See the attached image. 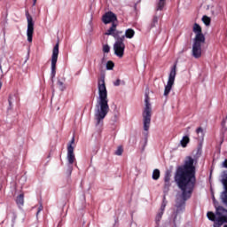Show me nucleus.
Returning a JSON list of instances; mask_svg holds the SVG:
<instances>
[{"label": "nucleus", "mask_w": 227, "mask_h": 227, "mask_svg": "<svg viewBox=\"0 0 227 227\" xmlns=\"http://www.w3.org/2000/svg\"><path fill=\"white\" fill-rule=\"evenodd\" d=\"M160 178V170L154 169L153 172V180H159Z\"/></svg>", "instance_id": "21"}, {"label": "nucleus", "mask_w": 227, "mask_h": 227, "mask_svg": "<svg viewBox=\"0 0 227 227\" xmlns=\"http://www.w3.org/2000/svg\"><path fill=\"white\" fill-rule=\"evenodd\" d=\"M113 68H114V63L111 60H109L106 63V70H113Z\"/></svg>", "instance_id": "27"}, {"label": "nucleus", "mask_w": 227, "mask_h": 227, "mask_svg": "<svg viewBox=\"0 0 227 227\" xmlns=\"http://www.w3.org/2000/svg\"><path fill=\"white\" fill-rule=\"evenodd\" d=\"M67 166L69 172L72 173V165L75 164V154H74V147L72 144L67 145Z\"/></svg>", "instance_id": "11"}, {"label": "nucleus", "mask_w": 227, "mask_h": 227, "mask_svg": "<svg viewBox=\"0 0 227 227\" xmlns=\"http://www.w3.org/2000/svg\"><path fill=\"white\" fill-rule=\"evenodd\" d=\"M221 183L223 185L224 192L221 193V200L227 207V170L223 171L221 176Z\"/></svg>", "instance_id": "10"}, {"label": "nucleus", "mask_w": 227, "mask_h": 227, "mask_svg": "<svg viewBox=\"0 0 227 227\" xmlns=\"http://www.w3.org/2000/svg\"><path fill=\"white\" fill-rule=\"evenodd\" d=\"M120 82H121V81L120 79H117V80L114 82V84L115 86H120Z\"/></svg>", "instance_id": "35"}, {"label": "nucleus", "mask_w": 227, "mask_h": 227, "mask_svg": "<svg viewBox=\"0 0 227 227\" xmlns=\"http://www.w3.org/2000/svg\"><path fill=\"white\" fill-rule=\"evenodd\" d=\"M189 137L184 136L182 140L180 141V145L183 148H185L187 146V145H189Z\"/></svg>", "instance_id": "19"}, {"label": "nucleus", "mask_w": 227, "mask_h": 227, "mask_svg": "<svg viewBox=\"0 0 227 227\" xmlns=\"http://www.w3.org/2000/svg\"><path fill=\"white\" fill-rule=\"evenodd\" d=\"M176 77V64L174 65L170 70L167 85L165 86L164 97H168L171 92V88L175 84V78Z\"/></svg>", "instance_id": "6"}, {"label": "nucleus", "mask_w": 227, "mask_h": 227, "mask_svg": "<svg viewBox=\"0 0 227 227\" xmlns=\"http://www.w3.org/2000/svg\"><path fill=\"white\" fill-rule=\"evenodd\" d=\"M42 210H43V207L42 205H40V207H38V210L36 212V215H38V214H40L42 212Z\"/></svg>", "instance_id": "33"}, {"label": "nucleus", "mask_w": 227, "mask_h": 227, "mask_svg": "<svg viewBox=\"0 0 227 227\" xmlns=\"http://www.w3.org/2000/svg\"><path fill=\"white\" fill-rule=\"evenodd\" d=\"M166 205H168V201H166V198H164L161 203V206L158 213L156 214V216L154 219L156 227L160 226V221L162 220V215H164V210H166Z\"/></svg>", "instance_id": "12"}, {"label": "nucleus", "mask_w": 227, "mask_h": 227, "mask_svg": "<svg viewBox=\"0 0 227 227\" xmlns=\"http://www.w3.org/2000/svg\"><path fill=\"white\" fill-rule=\"evenodd\" d=\"M146 145H148L147 139L145 140L144 145L142 146V152H145V149L146 148Z\"/></svg>", "instance_id": "32"}, {"label": "nucleus", "mask_w": 227, "mask_h": 227, "mask_svg": "<svg viewBox=\"0 0 227 227\" xmlns=\"http://www.w3.org/2000/svg\"><path fill=\"white\" fill-rule=\"evenodd\" d=\"M123 153V147L118 146L117 150L115 151V155H121Z\"/></svg>", "instance_id": "29"}, {"label": "nucleus", "mask_w": 227, "mask_h": 227, "mask_svg": "<svg viewBox=\"0 0 227 227\" xmlns=\"http://www.w3.org/2000/svg\"><path fill=\"white\" fill-rule=\"evenodd\" d=\"M16 203L20 207H22L24 205V194L20 193L17 198H16Z\"/></svg>", "instance_id": "18"}, {"label": "nucleus", "mask_w": 227, "mask_h": 227, "mask_svg": "<svg viewBox=\"0 0 227 227\" xmlns=\"http://www.w3.org/2000/svg\"><path fill=\"white\" fill-rule=\"evenodd\" d=\"M3 88V82L0 80V90Z\"/></svg>", "instance_id": "37"}, {"label": "nucleus", "mask_w": 227, "mask_h": 227, "mask_svg": "<svg viewBox=\"0 0 227 227\" xmlns=\"http://www.w3.org/2000/svg\"><path fill=\"white\" fill-rule=\"evenodd\" d=\"M58 85L59 86L61 91H63V90H65V86H64V84H63V82L59 81V82H58Z\"/></svg>", "instance_id": "31"}, {"label": "nucleus", "mask_w": 227, "mask_h": 227, "mask_svg": "<svg viewBox=\"0 0 227 227\" xmlns=\"http://www.w3.org/2000/svg\"><path fill=\"white\" fill-rule=\"evenodd\" d=\"M164 182H171V172L167 171L164 176Z\"/></svg>", "instance_id": "26"}, {"label": "nucleus", "mask_w": 227, "mask_h": 227, "mask_svg": "<svg viewBox=\"0 0 227 227\" xmlns=\"http://www.w3.org/2000/svg\"><path fill=\"white\" fill-rule=\"evenodd\" d=\"M136 35V31H134V29L132 28H128L125 31L124 38H129V40H131V38Z\"/></svg>", "instance_id": "17"}, {"label": "nucleus", "mask_w": 227, "mask_h": 227, "mask_svg": "<svg viewBox=\"0 0 227 227\" xmlns=\"http://www.w3.org/2000/svg\"><path fill=\"white\" fill-rule=\"evenodd\" d=\"M166 5V0H159L158 4H157V10H163L164 6Z\"/></svg>", "instance_id": "22"}, {"label": "nucleus", "mask_w": 227, "mask_h": 227, "mask_svg": "<svg viewBox=\"0 0 227 227\" xmlns=\"http://www.w3.org/2000/svg\"><path fill=\"white\" fill-rule=\"evenodd\" d=\"M192 31L196 35L194 40H205V35L201 33V27L198 23L193 25Z\"/></svg>", "instance_id": "15"}, {"label": "nucleus", "mask_w": 227, "mask_h": 227, "mask_svg": "<svg viewBox=\"0 0 227 227\" xmlns=\"http://www.w3.org/2000/svg\"><path fill=\"white\" fill-rule=\"evenodd\" d=\"M36 4V0H33V6Z\"/></svg>", "instance_id": "38"}, {"label": "nucleus", "mask_w": 227, "mask_h": 227, "mask_svg": "<svg viewBox=\"0 0 227 227\" xmlns=\"http://www.w3.org/2000/svg\"><path fill=\"white\" fill-rule=\"evenodd\" d=\"M98 97L94 111L95 125L98 130H102L104 119L109 113V98H107V88L106 87V78L102 76L98 82Z\"/></svg>", "instance_id": "2"}, {"label": "nucleus", "mask_w": 227, "mask_h": 227, "mask_svg": "<svg viewBox=\"0 0 227 227\" xmlns=\"http://www.w3.org/2000/svg\"><path fill=\"white\" fill-rule=\"evenodd\" d=\"M207 217L209 221L215 222L214 227H221L227 223V210L224 207H217L216 215L212 211H208Z\"/></svg>", "instance_id": "3"}, {"label": "nucleus", "mask_w": 227, "mask_h": 227, "mask_svg": "<svg viewBox=\"0 0 227 227\" xmlns=\"http://www.w3.org/2000/svg\"><path fill=\"white\" fill-rule=\"evenodd\" d=\"M174 182L181 191V198L176 199L172 215L173 223L176 224L182 219V214L185 212V202L192 196L196 187V167L192 157H186L184 165L176 168Z\"/></svg>", "instance_id": "1"}, {"label": "nucleus", "mask_w": 227, "mask_h": 227, "mask_svg": "<svg viewBox=\"0 0 227 227\" xmlns=\"http://www.w3.org/2000/svg\"><path fill=\"white\" fill-rule=\"evenodd\" d=\"M223 227H227V225H224Z\"/></svg>", "instance_id": "40"}, {"label": "nucleus", "mask_w": 227, "mask_h": 227, "mask_svg": "<svg viewBox=\"0 0 227 227\" xmlns=\"http://www.w3.org/2000/svg\"><path fill=\"white\" fill-rule=\"evenodd\" d=\"M15 101V95H10L9 98H8V103H9V109H12V107L13 106V102Z\"/></svg>", "instance_id": "23"}, {"label": "nucleus", "mask_w": 227, "mask_h": 227, "mask_svg": "<svg viewBox=\"0 0 227 227\" xmlns=\"http://www.w3.org/2000/svg\"><path fill=\"white\" fill-rule=\"evenodd\" d=\"M142 116L144 130L148 132V130H150V124L152 123V105L150 104V98H148V94L145 95V107Z\"/></svg>", "instance_id": "4"}, {"label": "nucleus", "mask_w": 227, "mask_h": 227, "mask_svg": "<svg viewBox=\"0 0 227 227\" xmlns=\"http://www.w3.org/2000/svg\"><path fill=\"white\" fill-rule=\"evenodd\" d=\"M102 20L104 22V24H114V22H116L117 18H116V14L111 12H106Z\"/></svg>", "instance_id": "14"}, {"label": "nucleus", "mask_w": 227, "mask_h": 227, "mask_svg": "<svg viewBox=\"0 0 227 227\" xmlns=\"http://www.w3.org/2000/svg\"><path fill=\"white\" fill-rule=\"evenodd\" d=\"M202 22L205 24V26H210V17L203 16Z\"/></svg>", "instance_id": "24"}, {"label": "nucleus", "mask_w": 227, "mask_h": 227, "mask_svg": "<svg viewBox=\"0 0 227 227\" xmlns=\"http://www.w3.org/2000/svg\"><path fill=\"white\" fill-rule=\"evenodd\" d=\"M74 143H75V137H72V139H71V141L68 145H71V146H72V145H74Z\"/></svg>", "instance_id": "36"}, {"label": "nucleus", "mask_w": 227, "mask_h": 227, "mask_svg": "<svg viewBox=\"0 0 227 227\" xmlns=\"http://www.w3.org/2000/svg\"><path fill=\"white\" fill-rule=\"evenodd\" d=\"M196 134H197L199 139H203V137H205V133L203 132V128H198L196 129Z\"/></svg>", "instance_id": "20"}, {"label": "nucleus", "mask_w": 227, "mask_h": 227, "mask_svg": "<svg viewBox=\"0 0 227 227\" xmlns=\"http://www.w3.org/2000/svg\"><path fill=\"white\" fill-rule=\"evenodd\" d=\"M222 168H225V169H227V160L223 161Z\"/></svg>", "instance_id": "34"}, {"label": "nucleus", "mask_w": 227, "mask_h": 227, "mask_svg": "<svg viewBox=\"0 0 227 227\" xmlns=\"http://www.w3.org/2000/svg\"><path fill=\"white\" fill-rule=\"evenodd\" d=\"M169 187H171V181L170 182H164V188H163L164 192H169Z\"/></svg>", "instance_id": "25"}, {"label": "nucleus", "mask_w": 227, "mask_h": 227, "mask_svg": "<svg viewBox=\"0 0 227 227\" xmlns=\"http://www.w3.org/2000/svg\"><path fill=\"white\" fill-rule=\"evenodd\" d=\"M115 43H114V51L115 56L117 58H123L125 54V43H123V40H125V36L119 37L115 39Z\"/></svg>", "instance_id": "5"}, {"label": "nucleus", "mask_w": 227, "mask_h": 227, "mask_svg": "<svg viewBox=\"0 0 227 227\" xmlns=\"http://www.w3.org/2000/svg\"><path fill=\"white\" fill-rule=\"evenodd\" d=\"M0 70H3L2 67H1V66H0Z\"/></svg>", "instance_id": "39"}, {"label": "nucleus", "mask_w": 227, "mask_h": 227, "mask_svg": "<svg viewBox=\"0 0 227 227\" xmlns=\"http://www.w3.org/2000/svg\"><path fill=\"white\" fill-rule=\"evenodd\" d=\"M147 31H153L155 35L157 33H160V28H159V17L158 16H153L152 21L147 27Z\"/></svg>", "instance_id": "13"}, {"label": "nucleus", "mask_w": 227, "mask_h": 227, "mask_svg": "<svg viewBox=\"0 0 227 227\" xmlns=\"http://www.w3.org/2000/svg\"><path fill=\"white\" fill-rule=\"evenodd\" d=\"M205 43V40L194 39L192 44V53L193 58H201V44Z\"/></svg>", "instance_id": "9"}, {"label": "nucleus", "mask_w": 227, "mask_h": 227, "mask_svg": "<svg viewBox=\"0 0 227 227\" xmlns=\"http://www.w3.org/2000/svg\"><path fill=\"white\" fill-rule=\"evenodd\" d=\"M116 23H113L111 27L105 33V35H106L107 36H114V38H115V40H117L118 37V34H116Z\"/></svg>", "instance_id": "16"}, {"label": "nucleus", "mask_w": 227, "mask_h": 227, "mask_svg": "<svg viewBox=\"0 0 227 227\" xmlns=\"http://www.w3.org/2000/svg\"><path fill=\"white\" fill-rule=\"evenodd\" d=\"M58 56H59V43H57L52 50L51 55V79L56 77V64L58 63Z\"/></svg>", "instance_id": "8"}, {"label": "nucleus", "mask_w": 227, "mask_h": 227, "mask_svg": "<svg viewBox=\"0 0 227 227\" xmlns=\"http://www.w3.org/2000/svg\"><path fill=\"white\" fill-rule=\"evenodd\" d=\"M26 18L27 22V42L31 43V42H33V33H35V21H33V16L29 14V12H26Z\"/></svg>", "instance_id": "7"}, {"label": "nucleus", "mask_w": 227, "mask_h": 227, "mask_svg": "<svg viewBox=\"0 0 227 227\" xmlns=\"http://www.w3.org/2000/svg\"><path fill=\"white\" fill-rule=\"evenodd\" d=\"M111 51V47H109V44L103 45V52L106 54H108V52Z\"/></svg>", "instance_id": "28"}, {"label": "nucleus", "mask_w": 227, "mask_h": 227, "mask_svg": "<svg viewBox=\"0 0 227 227\" xmlns=\"http://www.w3.org/2000/svg\"><path fill=\"white\" fill-rule=\"evenodd\" d=\"M213 202H214L215 208V215H217V208H219V207H222V208H223V207H222V206H218V207H217V202L215 201V197H214V196H213Z\"/></svg>", "instance_id": "30"}]
</instances>
